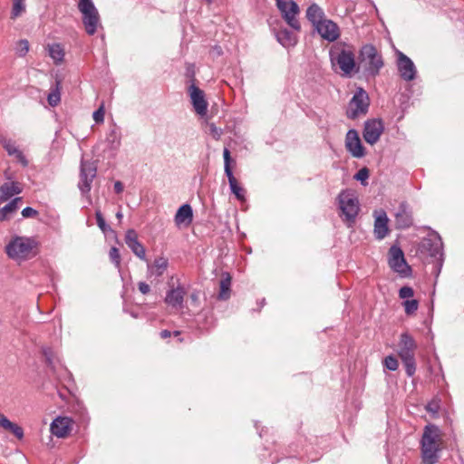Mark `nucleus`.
I'll return each instance as SVG.
<instances>
[{"label":"nucleus","instance_id":"obj_15","mask_svg":"<svg viewBox=\"0 0 464 464\" xmlns=\"http://www.w3.org/2000/svg\"><path fill=\"white\" fill-rule=\"evenodd\" d=\"M345 148L354 158L360 159L365 155L359 133L356 130H349L345 137Z\"/></svg>","mask_w":464,"mask_h":464},{"label":"nucleus","instance_id":"obj_34","mask_svg":"<svg viewBox=\"0 0 464 464\" xmlns=\"http://www.w3.org/2000/svg\"><path fill=\"white\" fill-rule=\"evenodd\" d=\"M48 52L49 55L52 57V59L54 61L56 64L63 62L64 57V52L61 44H53L48 46Z\"/></svg>","mask_w":464,"mask_h":464},{"label":"nucleus","instance_id":"obj_23","mask_svg":"<svg viewBox=\"0 0 464 464\" xmlns=\"http://www.w3.org/2000/svg\"><path fill=\"white\" fill-rule=\"evenodd\" d=\"M23 191V187L19 182H5L0 186V203L5 202L13 196L18 195Z\"/></svg>","mask_w":464,"mask_h":464},{"label":"nucleus","instance_id":"obj_17","mask_svg":"<svg viewBox=\"0 0 464 464\" xmlns=\"http://www.w3.org/2000/svg\"><path fill=\"white\" fill-rule=\"evenodd\" d=\"M324 40L334 42L340 37V28L336 23L326 18L314 29Z\"/></svg>","mask_w":464,"mask_h":464},{"label":"nucleus","instance_id":"obj_22","mask_svg":"<svg viewBox=\"0 0 464 464\" xmlns=\"http://www.w3.org/2000/svg\"><path fill=\"white\" fill-rule=\"evenodd\" d=\"M305 17L312 24L314 29L326 19L324 11L315 3L307 7Z\"/></svg>","mask_w":464,"mask_h":464},{"label":"nucleus","instance_id":"obj_19","mask_svg":"<svg viewBox=\"0 0 464 464\" xmlns=\"http://www.w3.org/2000/svg\"><path fill=\"white\" fill-rule=\"evenodd\" d=\"M395 222L397 228L400 229L409 228L413 224L412 213L405 202L400 204L395 214Z\"/></svg>","mask_w":464,"mask_h":464},{"label":"nucleus","instance_id":"obj_46","mask_svg":"<svg viewBox=\"0 0 464 464\" xmlns=\"http://www.w3.org/2000/svg\"><path fill=\"white\" fill-rule=\"evenodd\" d=\"M93 120L97 123L103 122L104 120V110L103 107H100L98 110H96L92 114Z\"/></svg>","mask_w":464,"mask_h":464},{"label":"nucleus","instance_id":"obj_33","mask_svg":"<svg viewBox=\"0 0 464 464\" xmlns=\"http://www.w3.org/2000/svg\"><path fill=\"white\" fill-rule=\"evenodd\" d=\"M22 201V198H14L9 203L0 209V221L6 220L8 214L14 212L18 208V202Z\"/></svg>","mask_w":464,"mask_h":464},{"label":"nucleus","instance_id":"obj_44","mask_svg":"<svg viewBox=\"0 0 464 464\" xmlns=\"http://www.w3.org/2000/svg\"><path fill=\"white\" fill-rule=\"evenodd\" d=\"M370 175L369 169L367 168H362L354 175V179L358 181H361L362 184H364V182L368 179Z\"/></svg>","mask_w":464,"mask_h":464},{"label":"nucleus","instance_id":"obj_29","mask_svg":"<svg viewBox=\"0 0 464 464\" xmlns=\"http://www.w3.org/2000/svg\"><path fill=\"white\" fill-rule=\"evenodd\" d=\"M168 259L160 256L155 259L153 264L148 263V273L150 276H161L168 267Z\"/></svg>","mask_w":464,"mask_h":464},{"label":"nucleus","instance_id":"obj_54","mask_svg":"<svg viewBox=\"0 0 464 464\" xmlns=\"http://www.w3.org/2000/svg\"><path fill=\"white\" fill-rule=\"evenodd\" d=\"M190 297H191V299H192L193 301H195V302L198 300V295H197V294H195V293L191 294Z\"/></svg>","mask_w":464,"mask_h":464},{"label":"nucleus","instance_id":"obj_9","mask_svg":"<svg viewBox=\"0 0 464 464\" xmlns=\"http://www.w3.org/2000/svg\"><path fill=\"white\" fill-rule=\"evenodd\" d=\"M276 6L282 14L287 24L295 31L301 30L296 14L299 13V6L294 0H276Z\"/></svg>","mask_w":464,"mask_h":464},{"label":"nucleus","instance_id":"obj_12","mask_svg":"<svg viewBox=\"0 0 464 464\" xmlns=\"http://www.w3.org/2000/svg\"><path fill=\"white\" fill-rule=\"evenodd\" d=\"M384 130V124L381 119H370L364 122L362 137L364 140L374 145L380 140Z\"/></svg>","mask_w":464,"mask_h":464},{"label":"nucleus","instance_id":"obj_31","mask_svg":"<svg viewBox=\"0 0 464 464\" xmlns=\"http://www.w3.org/2000/svg\"><path fill=\"white\" fill-rule=\"evenodd\" d=\"M1 143L9 155H14L23 164L27 166L28 161L21 150H19L11 140L4 139Z\"/></svg>","mask_w":464,"mask_h":464},{"label":"nucleus","instance_id":"obj_1","mask_svg":"<svg viewBox=\"0 0 464 464\" xmlns=\"http://www.w3.org/2000/svg\"><path fill=\"white\" fill-rule=\"evenodd\" d=\"M441 450V431L435 424L424 427L420 440V454L423 464H436Z\"/></svg>","mask_w":464,"mask_h":464},{"label":"nucleus","instance_id":"obj_18","mask_svg":"<svg viewBox=\"0 0 464 464\" xmlns=\"http://www.w3.org/2000/svg\"><path fill=\"white\" fill-rule=\"evenodd\" d=\"M125 243L137 257L147 261L145 247L138 240V234L134 229L130 228L126 231Z\"/></svg>","mask_w":464,"mask_h":464},{"label":"nucleus","instance_id":"obj_50","mask_svg":"<svg viewBox=\"0 0 464 464\" xmlns=\"http://www.w3.org/2000/svg\"><path fill=\"white\" fill-rule=\"evenodd\" d=\"M123 184L121 181H116L114 183V190L117 194H120L123 191Z\"/></svg>","mask_w":464,"mask_h":464},{"label":"nucleus","instance_id":"obj_20","mask_svg":"<svg viewBox=\"0 0 464 464\" xmlns=\"http://www.w3.org/2000/svg\"><path fill=\"white\" fill-rule=\"evenodd\" d=\"M193 221V209L189 204H183L179 208L174 217L175 225L178 227H188Z\"/></svg>","mask_w":464,"mask_h":464},{"label":"nucleus","instance_id":"obj_52","mask_svg":"<svg viewBox=\"0 0 464 464\" xmlns=\"http://www.w3.org/2000/svg\"><path fill=\"white\" fill-rule=\"evenodd\" d=\"M213 51H214L218 55L222 54V49H221V47H220V46H218V45L214 46Z\"/></svg>","mask_w":464,"mask_h":464},{"label":"nucleus","instance_id":"obj_55","mask_svg":"<svg viewBox=\"0 0 464 464\" xmlns=\"http://www.w3.org/2000/svg\"><path fill=\"white\" fill-rule=\"evenodd\" d=\"M173 334H174L175 336H179V335L180 334V332H179V331H175V332H173Z\"/></svg>","mask_w":464,"mask_h":464},{"label":"nucleus","instance_id":"obj_25","mask_svg":"<svg viewBox=\"0 0 464 464\" xmlns=\"http://www.w3.org/2000/svg\"><path fill=\"white\" fill-rule=\"evenodd\" d=\"M388 218L384 211H382L374 221V236L378 240L383 239L389 233Z\"/></svg>","mask_w":464,"mask_h":464},{"label":"nucleus","instance_id":"obj_14","mask_svg":"<svg viewBox=\"0 0 464 464\" xmlns=\"http://www.w3.org/2000/svg\"><path fill=\"white\" fill-rule=\"evenodd\" d=\"M96 172L97 169L93 163L82 161L78 188L82 194L90 192L92 180L96 177Z\"/></svg>","mask_w":464,"mask_h":464},{"label":"nucleus","instance_id":"obj_26","mask_svg":"<svg viewBox=\"0 0 464 464\" xmlns=\"http://www.w3.org/2000/svg\"><path fill=\"white\" fill-rule=\"evenodd\" d=\"M275 35L276 40L284 47H292L295 46L297 43L296 36L294 34L293 32L286 28H280L275 31Z\"/></svg>","mask_w":464,"mask_h":464},{"label":"nucleus","instance_id":"obj_48","mask_svg":"<svg viewBox=\"0 0 464 464\" xmlns=\"http://www.w3.org/2000/svg\"><path fill=\"white\" fill-rule=\"evenodd\" d=\"M138 288H139L140 292L143 295H147L150 291V285L145 282H140L138 284Z\"/></svg>","mask_w":464,"mask_h":464},{"label":"nucleus","instance_id":"obj_42","mask_svg":"<svg viewBox=\"0 0 464 464\" xmlns=\"http://www.w3.org/2000/svg\"><path fill=\"white\" fill-rule=\"evenodd\" d=\"M110 258L111 262L115 265L117 268L121 267V255L119 249L116 246H112L110 249L109 253Z\"/></svg>","mask_w":464,"mask_h":464},{"label":"nucleus","instance_id":"obj_13","mask_svg":"<svg viewBox=\"0 0 464 464\" xmlns=\"http://www.w3.org/2000/svg\"><path fill=\"white\" fill-rule=\"evenodd\" d=\"M397 69L401 78L406 82L413 81L416 78L415 64L401 51H397Z\"/></svg>","mask_w":464,"mask_h":464},{"label":"nucleus","instance_id":"obj_40","mask_svg":"<svg viewBox=\"0 0 464 464\" xmlns=\"http://www.w3.org/2000/svg\"><path fill=\"white\" fill-rule=\"evenodd\" d=\"M95 218H96V222H97V226L100 227V229L105 233L109 230H111V227L109 225H107L102 212L100 210H97L95 212Z\"/></svg>","mask_w":464,"mask_h":464},{"label":"nucleus","instance_id":"obj_39","mask_svg":"<svg viewBox=\"0 0 464 464\" xmlns=\"http://www.w3.org/2000/svg\"><path fill=\"white\" fill-rule=\"evenodd\" d=\"M15 51L19 56L24 57L29 51L28 41L25 39L20 40L16 44Z\"/></svg>","mask_w":464,"mask_h":464},{"label":"nucleus","instance_id":"obj_30","mask_svg":"<svg viewBox=\"0 0 464 464\" xmlns=\"http://www.w3.org/2000/svg\"><path fill=\"white\" fill-rule=\"evenodd\" d=\"M0 426L5 430L13 433L18 440H22L24 438V430L22 427L17 425L16 423L9 420L4 414H0Z\"/></svg>","mask_w":464,"mask_h":464},{"label":"nucleus","instance_id":"obj_35","mask_svg":"<svg viewBox=\"0 0 464 464\" xmlns=\"http://www.w3.org/2000/svg\"><path fill=\"white\" fill-rule=\"evenodd\" d=\"M60 83H61L60 81L57 80L55 82V88L53 89L52 92L47 96L48 103L52 107H55L56 105H58V103L61 101V95H60V91H59Z\"/></svg>","mask_w":464,"mask_h":464},{"label":"nucleus","instance_id":"obj_53","mask_svg":"<svg viewBox=\"0 0 464 464\" xmlns=\"http://www.w3.org/2000/svg\"><path fill=\"white\" fill-rule=\"evenodd\" d=\"M116 218L119 219V220H121V218H123V214L121 211H118L116 213Z\"/></svg>","mask_w":464,"mask_h":464},{"label":"nucleus","instance_id":"obj_2","mask_svg":"<svg viewBox=\"0 0 464 464\" xmlns=\"http://www.w3.org/2000/svg\"><path fill=\"white\" fill-rule=\"evenodd\" d=\"M332 64L337 65L344 76H351L359 71L356 66L355 54L351 45L344 43L334 44L330 50Z\"/></svg>","mask_w":464,"mask_h":464},{"label":"nucleus","instance_id":"obj_37","mask_svg":"<svg viewBox=\"0 0 464 464\" xmlns=\"http://www.w3.org/2000/svg\"><path fill=\"white\" fill-rule=\"evenodd\" d=\"M24 10V0H13L12 18L18 17Z\"/></svg>","mask_w":464,"mask_h":464},{"label":"nucleus","instance_id":"obj_49","mask_svg":"<svg viewBox=\"0 0 464 464\" xmlns=\"http://www.w3.org/2000/svg\"><path fill=\"white\" fill-rule=\"evenodd\" d=\"M438 409H439V407H438L437 403H435V402H430L426 406V410L430 412H437Z\"/></svg>","mask_w":464,"mask_h":464},{"label":"nucleus","instance_id":"obj_10","mask_svg":"<svg viewBox=\"0 0 464 464\" xmlns=\"http://www.w3.org/2000/svg\"><path fill=\"white\" fill-rule=\"evenodd\" d=\"M338 201L345 220L353 223L359 212L358 199L351 193L342 191L338 196Z\"/></svg>","mask_w":464,"mask_h":464},{"label":"nucleus","instance_id":"obj_5","mask_svg":"<svg viewBox=\"0 0 464 464\" xmlns=\"http://www.w3.org/2000/svg\"><path fill=\"white\" fill-rule=\"evenodd\" d=\"M37 246V242L32 237H15L5 246V253L14 260H26Z\"/></svg>","mask_w":464,"mask_h":464},{"label":"nucleus","instance_id":"obj_41","mask_svg":"<svg viewBox=\"0 0 464 464\" xmlns=\"http://www.w3.org/2000/svg\"><path fill=\"white\" fill-rule=\"evenodd\" d=\"M223 158H224V170H225V174L226 175L232 174L233 171H232V169H231V166H230V163H231L230 152H229L228 149H227V148L224 149Z\"/></svg>","mask_w":464,"mask_h":464},{"label":"nucleus","instance_id":"obj_11","mask_svg":"<svg viewBox=\"0 0 464 464\" xmlns=\"http://www.w3.org/2000/svg\"><path fill=\"white\" fill-rule=\"evenodd\" d=\"M389 266L396 273L404 276L411 272V266L407 264L403 251L398 246H392L389 250Z\"/></svg>","mask_w":464,"mask_h":464},{"label":"nucleus","instance_id":"obj_51","mask_svg":"<svg viewBox=\"0 0 464 464\" xmlns=\"http://www.w3.org/2000/svg\"><path fill=\"white\" fill-rule=\"evenodd\" d=\"M172 334V333L169 330H162L160 333V335L162 339H166V338H169L170 337Z\"/></svg>","mask_w":464,"mask_h":464},{"label":"nucleus","instance_id":"obj_8","mask_svg":"<svg viewBox=\"0 0 464 464\" xmlns=\"http://www.w3.org/2000/svg\"><path fill=\"white\" fill-rule=\"evenodd\" d=\"M78 9L82 14V24L89 35H93L100 23V14L92 0L84 4H78Z\"/></svg>","mask_w":464,"mask_h":464},{"label":"nucleus","instance_id":"obj_16","mask_svg":"<svg viewBox=\"0 0 464 464\" xmlns=\"http://www.w3.org/2000/svg\"><path fill=\"white\" fill-rule=\"evenodd\" d=\"M188 94L195 111L200 116H205L208 111V102L204 92L192 83L188 87Z\"/></svg>","mask_w":464,"mask_h":464},{"label":"nucleus","instance_id":"obj_32","mask_svg":"<svg viewBox=\"0 0 464 464\" xmlns=\"http://www.w3.org/2000/svg\"><path fill=\"white\" fill-rule=\"evenodd\" d=\"M226 176L227 177L231 192L236 196V198L238 200H245L246 190L238 184L233 173Z\"/></svg>","mask_w":464,"mask_h":464},{"label":"nucleus","instance_id":"obj_56","mask_svg":"<svg viewBox=\"0 0 464 464\" xmlns=\"http://www.w3.org/2000/svg\"><path fill=\"white\" fill-rule=\"evenodd\" d=\"M206 1H207L208 4H210V3H211V0H206Z\"/></svg>","mask_w":464,"mask_h":464},{"label":"nucleus","instance_id":"obj_21","mask_svg":"<svg viewBox=\"0 0 464 464\" xmlns=\"http://www.w3.org/2000/svg\"><path fill=\"white\" fill-rule=\"evenodd\" d=\"M186 292L184 288L178 285L176 288L169 290L165 296V303L173 308H182Z\"/></svg>","mask_w":464,"mask_h":464},{"label":"nucleus","instance_id":"obj_36","mask_svg":"<svg viewBox=\"0 0 464 464\" xmlns=\"http://www.w3.org/2000/svg\"><path fill=\"white\" fill-rule=\"evenodd\" d=\"M405 313L408 315L413 314L419 307V302L415 299H407L402 303Z\"/></svg>","mask_w":464,"mask_h":464},{"label":"nucleus","instance_id":"obj_27","mask_svg":"<svg viewBox=\"0 0 464 464\" xmlns=\"http://www.w3.org/2000/svg\"><path fill=\"white\" fill-rule=\"evenodd\" d=\"M232 276L228 272L221 274L219 283V293L218 298L219 300H227L230 297Z\"/></svg>","mask_w":464,"mask_h":464},{"label":"nucleus","instance_id":"obj_24","mask_svg":"<svg viewBox=\"0 0 464 464\" xmlns=\"http://www.w3.org/2000/svg\"><path fill=\"white\" fill-rule=\"evenodd\" d=\"M70 430V420L66 417H57L51 424L52 433L58 438L66 437Z\"/></svg>","mask_w":464,"mask_h":464},{"label":"nucleus","instance_id":"obj_3","mask_svg":"<svg viewBox=\"0 0 464 464\" xmlns=\"http://www.w3.org/2000/svg\"><path fill=\"white\" fill-rule=\"evenodd\" d=\"M398 347V355L405 367L406 374L411 377L416 372L415 351L417 343L411 335L408 333H402L400 336Z\"/></svg>","mask_w":464,"mask_h":464},{"label":"nucleus","instance_id":"obj_28","mask_svg":"<svg viewBox=\"0 0 464 464\" xmlns=\"http://www.w3.org/2000/svg\"><path fill=\"white\" fill-rule=\"evenodd\" d=\"M121 131L115 124L111 125L106 135V143L108 148L111 150H117L121 146Z\"/></svg>","mask_w":464,"mask_h":464},{"label":"nucleus","instance_id":"obj_45","mask_svg":"<svg viewBox=\"0 0 464 464\" xmlns=\"http://www.w3.org/2000/svg\"><path fill=\"white\" fill-rule=\"evenodd\" d=\"M22 216L25 218H36L38 211L31 207H26L22 210Z\"/></svg>","mask_w":464,"mask_h":464},{"label":"nucleus","instance_id":"obj_4","mask_svg":"<svg viewBox=\"0 0 464 464\" xmlns=\"http://www.w3.org/2000/svg\"><path fill=\"white\" fill-rule=\"evenodd\" d=\"M359 62L368 76L375 77L383 67L382 54L372 44H364L359 53Z\"/></svg>","mask_w":464,"mask_h":464},{"label":"nucleus","instance_id":"obj_43","mask_svg":"<svg viewBox=\"0 0 464 464\" xmlns=\"http://www.w3.org/2000/svg\"><path fill=\"white\" fill-rule=\"evenodd\" d=\"M413 295H414L413 289L411 286H408V285L402 286L399 290V297L401 299H406L407 300L410 297H412Z\"/></svg>","mask_w":464,"mask_h":464},{"label":"nucleus","instance_id":"obj_6","mask_svg":"<svg viewBox=\"0 0 464 464\" xmlns=\"http://www.w3.org/2000/svg\"><path fill=\"white\" fill-rule=\"evenodd\" d=\"M420 250L436 260L433 273L438 276L443 263L442 242L440 236L436 235L433 237L424 238L420 244Z\"/></svg>","mask_w":464,"mask_h":464},{"label":"nucleus","instance_id":"obj_47","mask_svg":"<svg viewBox=\"0 0 464 464\" xmlns=\"http://www.w3.org/2000/svg\"><path fill=\"white\" fill-rule=\"evenodd\" d=\"M44 357H45V362L47 363L48 366H50L51 368H53V360H52V351L49 349V348H46L44 350Z\"/></svg>","mask_w":464,"mask_h":464},{"label":"nucleus","instance_id":"obj_7","mask_svg":"<svg viewBox=\"0 0 464 464\" xmlns=\"http://www.w3.org/2000/svg\"><path fill=\"white\" fill-rule=\"evenodd\" d=\"M369 106L368 93L362 88H358L349 102L346 115L349 119L355 120L360 115H365L368 112Z\"/></svg>","mask_w":464,"mask_h":464},{"label":"nucleus","instance_id":"obj_38","mask_svg":"<svg viewBox=\"0 0 464 464\" xmlns=\"http://www.w3.org/2000/svg\"><path fill=\"white\" fill-rule=\"evenodd\" d=\"M383 365L390 371H396L399 366L398 360L393 355H388L383 360Z\"/></svg>","mask_w":464,"mask_h":464}]
</instances>
